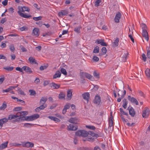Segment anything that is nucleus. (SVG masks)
Instances as JSON below:
<instances>
[{"label": "nucleus", "mask_w": 150, "mask_h": 150, "mask_svg": "<svg viewBox=\"0 0 150 150\" xmlns=\"http://www.w3.org/2000/svg\"><path fill=\"white\" fill-rule=\"evenodd\" d=\"M76 136H78L83 137H87L88 135H91L93 137L97 138L99 135L97 133H94L92 131L87 132L84 130H80L77 131L76 133Z\"/></svg>", "instance_id": "1"}, {"label": "nucleus", "mask_w": 150, "mask_h": 150, "mask_svg": "<svg viewBox=\"0 0 150 150\" xmlns=\"http://www.w3.org/2000/svg\"><path fill=\"white\" fill-rule=\"evenodd\" d=\"M18 11H17V13L21 17L25 18H28L31 16L30 15H28L22 13L24 12L23 7L21 6H18Z\"/></svg>", "instance_id": "2"}, {"label": "nucleus", "mask_w": 150, "mask_h": 150, "mask_svg": "<svg viewBox=\"0 0 150 150\" xmlns=\"http://www.w3.org/2000/svg\"><path fill=\"white\" fill-rule=\"evenodd\" d=\"M18 112L20 113V117L18 118H17L15 120V121L18 122L20 120L21 121L23 120L24 119V116L28 114V112L27 111H21L20 112Z\"/></svg>", "instance_id": "3"}, {"label": "nucleus", "mask_w": 150, "mask_h": 150, "mask_svg": "<svg viewBox=\"0 0 150 150\" xmlns=\"http://www.w3.org/2000/svg\"><path fill=\"white\" fill-rule=\"evenodd\" d=\"M150 114V110L149 108L146 107L143 111L142 116L143 118H147Z\"/></svg>", "instance_id": "4"}, {"label": "nucleus", "mask_w": 150, "mask_h": 150, "mask_svg": "<svg viewBox=\"0 0 150 150\" xmlns=\"http://www.w3.org/2000/svg\"><path fill=\"white\" fill-rule=\"evenodd\" d=\"M20 113L17 112L15 115H10L8 116V118H6L7 119V122L8 120H11L14 119L16 118L19 117H20Z\"/></svg>", "instance_id": "5"}, {"label": "nucleus", "mask_w": 150, "mask_h": 150, "mask_svg": "<svg viewBox=\"0 0 150 150\" xmlns=\"http://www.w3.org/2000/svg\"><path fill=\"white\" fill-rule=\"evenodd\" d=\"M127 99L131 103H134L136 105H139L138 101L134 98L131 97L130 96H129L127 97Z\"/></svg>", "instance_id": "6"}, {"label": "nucleus", "mask_w": 150, "mask_h": 150, "mask_svg": "<svg viewBox=\"0 0 150 150\" xmlns=\"http://www.w3.org/2000/svg\"><path fill=\"white\" fill-rule=\"evenodd\" d=\"M22 145L23 147H32L34 146V144L32 143L29 142H23L22 143Z\"/></svg>", "instance_id": "7"}, {"label": "nucleus", "mask_w": 150, "mask_h": 150, "mask_svg": "<svg viewBox=\"0 0 150 150\" xmlns=\"http://www.w3.org/2000/svg\"><path fill=\"white\" fill-rule=\"evenodd\" d=\"M127 110H129V114L132 117H134L135 114V112L134 109L132 107L130 108L128 107Z\"/></svg>", "instance_id": "8"}, {"label": "nucleus", "mask_w": 150, "mask_h": 150, "mask_svg": "<svg viewBox=\"0 0 150 150\" xmlns=\"http://www.w3.org/2000/svg\"><path fill=\"white\" fill-rule=\"evenodd\" d=\"M121 16V14L120 12H118L117 13L114 18V21L117 23H118L120 21V20Z\"/></svg>", "instance_id": "9"}, {"label": "nucleus", "mask_w": 150, "mask_h": 150, "mask_svg": "<svg viewBox=\"0 0 150 150\" xmlns=\"http://www.w3.org/2000/svg\"><path fill=\"white\" fill-rule=\"evenodd\" d=\"M77 129V127L76 125L73 124H70L67 127V130H68L75 131Z\"/></svg>", "instance_id": "10"}, {"label": "nucleus", "mask_w": 150, "mask_h": 150, "mask_svg": "<svg viewBox=\"0 0 150 150\" xmlns=\"http://www.w3.org/2000/svg\"><path fill=\"white\" fill-rule=\"evenodd\" d=\"M82 96L83 98L87 101V103H88L90 97L89 93L88 92L84 93L82 94Z\"/></svg>", "instance_id": "11"}, {"label": "nucleus", "mask_w": 150, "mask_h": 150, "mask_svg": "<svg viewBox=\"0 0 150 150\" xmlns=\"http://www.w3.org/2000/svg\"><path fill=\"white\" fill-rule=\"evenodd\" d=\"M7 122V119L6 117L0 119V129H1L3 126V125Z\"/></svg>", "instance_id": "12"}, {"label": "nucleus", "mask_w": 150, "mask_h": 150, "mask_svg": "<svg viewBox=\"0 0 150 150\" xmlns=\"http://www.w3.org/2000/svg\"><path fill=\"white\" fill-rule=\"evenodd\" d=\"M83 76L91 81H93L94 80V78L90 74L86 73H83Z\"/></svg>", "instance_id": "13"}, {"label": "nucleus", "mask_w": 150, "mask_h": 150, "mask_svg": "<svg viewBox=\"0 0 150 150\" xmlns=\"http://www.w3.org/2000/svg\"><path fill=\"white\" fill-rule=\"evenodd\" d=\"M142 36L145 38V40L148 41L149 40V36L147 30H142Z\"/></svg>", "instance_id": "14"}, {"label": "nucleus", "mask_w": 150, "mask_h": 150, "mask_svg": "<svg viewBox=\"0 0 150 150\" xmlns=\"http://www.w3.org/2000/svg\"><path fill=\"white\" fill-rule=\"evenodd\" d=\"M128 55V53L127 51H125L122 57V60L123 62H125L127 60Z\"/></svg>", "instance_id": "15"}, {"label": "nucleus", "mask_w": 150, "mask_h": 150, "mask_svg": "<svg viewBox=\"0 0 150 150\" xmlns=\"http://www.w3.org/2000/svg\"><path fill=\"white\" fill-rule=\"evenodd\" d=\"M22 68L25 72L29 74H30L32 72L31 68L28 66H24L22 67Z\"/></svg>", "instance_id": "16"}, {"label": "nucleus", "mask_w": 150, "mask_h": 150, "mask_svg": "<svg viewBox=\"0 0 150 150\" xmlns=\"http://www.w3.org/2000/svg\"><path fill=\"white\" fill-rule=\"evenodd\" d=\"M47 106V105L46 104H42L39 107H37L35 109V111L36 112H39L40 110H43L45 108H46Z\"/></svg>", "instance_id": "17"}, {"label": "nucleus", "mask_w": 150, "mask_h": 150, "mask_svg": "<svg viewBox=\"0 0 150 150\" xmlns=\"http://www.w3.org/2000/svg\"><path fill=\"white\" fill-rule=\"evenodd\" d=\"M50 86L54 89H58L60 87V85L54 83H51L49 84Z\"/></svg>", "instance_id": "18"}, {"label": "nucleus", "mask_w": 150, "mask_h": 150, "mask_svg": "<svg viewBox=\"0 0 150 150\" xmlns=\"http://www.w3.org/2000/svg\"><path fill=\"white\" fill-rule=\"evenodd\" d=\"M72 91L71 90H68L67 92V100H70L72 95Z\"/></svg>", "instance_id": "19"}, {"label": "nucleus", "mask_w": 150, "mask_h": 150, "mask_svg": "<svg viewBox=\"0 0 150 150\" xmlns=\"http://www.w3.org/2000/svg\"><path fill=\"white\" fill-rule=\"evenodd\" d=\"M100 96H95L94 100V103L97 105H99L100 102Z\"/></svg>", "instance_id": "20"}, {"label": "nucleus", "mask_w": 150, "mask_h": 150, "mask_svg": "<svg viewBox=\"0 0 150 150\" xmlns=\"http://www.w3.org/2000/svg\"><path fill=\"white\" fill-rule=\"evenodd\" d=\"M33 34L36 36H38L39 35V30L37 28H34L33 30Z\"/></svg>", "instance_id": "21"}, {"label": "nucleus", "mask_w": 150, "mask_h": 150, "mask_svg": "<svg viewBox=\"0 0 150 150\" xmlns=\"http://www.w3.org/2000/svg\"><path fill=\"white\" fill-rule=\"evenodd\" d=\"M8 142H6L0 145V149H3L7 147Z\"/></svg>", "instance_id": "22"}, {"label": "nucleus", "mask_w": 150, "mask_h": 150, "mask_svg": "<svg viewBox=\"0 0 150 150\" xmlns=\"http://www.w3.org/2000/svg\"><path fill=\"white\" fill-rule=\"evenodd\" d=\"M48 118L56 122H59L60 121L59 119L54 117L50 116L48 117Z\"/></svg>", "instance_id": "23"}, {"label": "nucleus", "mask_w": 150, "mask_h": 150, "mask_svg": "<svg viewBox=\"0 0 150 150\" xmlns=\"http://www.w3.org/2000/svg\"><path fill=\"white\" fill-rule=\"evenodd\" d=\"M61 73L59 71H56L55 74L53 76V78L56 79L57 78H59L61 76Z\"/></svg>", "instance_id": "24"}, {"label": "nucleus", "mask_w": 150, "mask_h": 150, "mask_svg": "<svg viewBox=\"0 0 150 150\" xmlns=\"http://www.w3.org/2000/svg\"><path fill=\"white\" fill-rule=\"evenodd\" d=\"M69 121L71 123L76 124L78 122V119L76 118H71L69 119Z\"/></svg>", "instance_id": "25"}, {"label": "nucleus", "mask_w": 150, "mask_h": 150, "mask_svg": "<svg viewBox=\"0 0 150 150\" xmlns=\"http://www.w3.org/2000/svg\"><path fill=\"white\" fill-rule=\"evenodd\" d=\"M7 106L6 103L5 102H4L2 105L0 107V111L4 110L6 108Z\"/></svg>", "instance_id": "26"}, {"label": "nucleus", "mask_w": 150, "mask_h": 150, "mask_svg": "<svg viewBox=\"0 0 150 150\" xmlns=\"http://www.w3.org/2000/svg\"><path fill=\"white\" fill-rule=\"evenodd\" d=\"M123 104L122 105L123 107L125 108V109H126L127 106V104L128 103V102L127 101V100L126 99H124L123 100Z\"/></svg>", "instance_id": "27"}, {"label": "nucleus", "mask_w": 150, "mask_h": 150, "mask_svg": "<svg viewBox=\"0 0 150 150\" xmlns=\"http://www.w3.org/2000/svg\"><path fill=\"white\" fill-rule=\"evenodd\" d=\"M47 98L46 97H42L40 100V104H45L44 103L47 101Z\"/></svg>", "instance_id": "28"}, {"label": "nucleus", "mask_w": 150, "mask_h": 150, "mask_svg": "<svg viewBox=\"0 0 150 150\" xmlns=\"http://www.w3.org/2000/svg\"><path fill=\"white\" fill-rule=\"evenodd\" d=\"M145 73L147 77L150 79V69L148 68L146 69Z\"/></svg>", "instance_id": "29"}, {"label": "nucleus", "mask_w": 150, "mask_h": 150, "mask_svg": "<svg viewBox=\"0 0 150 150\" xmlns=\"http://www.w3.org/2000/svg\"><path fill=\"white\" fill-rule=\"evenodd\" d=\"M32 121L34 120L39 117V115L38 114H34L31 116Z\"/></svg>", "instance_id": "30"}, {"label": "nucleus", "mask_w": 150, "mask_h": 150, "mask_svg": "<svg viewBox=\"0 0 150 150\" xmlns=\"http://www.w3.org/2000/svg\"><path fill=\"white\" fill-rule=\"evenodd\" d=\"M146 48L147 52V57L148 58L150 59V47L147 46Z\"/></svg>", "instance_id": "31"}, {"label": "nucleus", "mask_w": 150, "mask_h": 150, "mask_svg": "<svg viewBox=\"0 0 150 150\" xmlns=\"http://www.w3.org/2000/svg\"><path fill=\"white\" fill-rule=\"evenodd\" d=\"M119 39L118 38L116 39L113 44V46L114 47H117L118 45Z\"/></svg>", "instance_id": "32"}, {"label": "nucleus", "mask_w": 150, "mask_h": 150, "mask_svg": "<svg viewBox=\"0 0 150 150\" xmlns=\"http://www.w3.org/2000/svg\"><path fill=\"white\" fill-rule=\"evenodd\" d=\"M120 113L121 114V116L122 115H124L127 116L128 115V113L127 112H125L122 108H120Z\"/></svg>", "instance_id": "33"}, {"label": "nucleus", "mask_w": 150, "mask_h": 150, "mask_svg": "<svg viewBox=\"0 0 150 150\" xmlns=\"http://www.w3.org/2000/svg\"><path fill=\"white\" fill-rule=\"evenodd\" d=\"M109 127H111L113 126V122L112 120V118L110 117L109 120Z\"/></svg>", "instance_id": "34"}, {"label": "nucleus", "mask_w": 150, "mask_h": 150, "mask_svg": "<svg viewBox=\"0 0 150 150\" xmlns=\"http://www.w3.org/2000/svg\"><path fill=\"white\" fill-rule=\"evenodd\" d=\"M86 127L90 129L94 130L96 129V127L93 126L91 125H86Z\"/></svg>", "instance_id": "35"}, {"label": "nucleus", "mask_w": 150, "mask_h": 150, "mask_svg": "<svg viewBox=\"0 0 150 150\" xmlns=\"http://www.w3.org/2000/svg\"><path fill=\"white\" fill-rule=\"evenodd\" d=\"M99 52V47L97 46L95 47L93 51V52L95 53H97Z\"/></svg>", "instance_id": "36"}, {"label": "nucleus", "mask_w": 150, "mask_h": 150, "mask_svg": "<svg viewBox=\"0 0 150 150\" xmlns=\"http://www.w3.org/2000/svg\"><path fill=\"white\" fill-rule=\"evenodd\" d=\"M141 26L142 30H147V29L146 25L144 23H142L141 24Z\"/></svg>", "instance_id": "37"}, {"label": "nucleus", "mask_w": 150, "mask_h": 150, "mask_svg": "<svg viewBox=\"0 0 150 150\" xmlns=\"http://www.w3.org/2000/svg\"><path fill=\"white\" fill-rule=\"evenodd\" d=\"M13 69V67H7L4 68V69L8 71H11Z\"/></svg>", "instance_id": "38"}, {"label": "nucleus", "mask_w": 150, "mask_h": 150, "mask_svg": "<svg viewBox=\"0 0 150 150\" xmlns=\"http://www.w3.org/2000/svg\"><path fill=\"white\" fill-rule=\"evenodd\" d=\"M24 120H26L27 121H31L32 119L31 116H26L24 117Z\"/></svg>", "instance_id": "39"}, {"label": "nucleus", "mask_w": 150, "mask_h": 150, "mask_svg": "<svg viewBox=\"0 0 150 150\" xmlns=\"http://www.w3.org/2000/svg\"><path fill=\"white\" fill-rule=\"evenodd\" d=\"M86 138V140L93 142L94 140V139L91 136H88Z\"/></svg>", "instance_id": "40"}, {"label": "nucleus", "mask_w": 150, "mask_h": 150, "mask_svg": "<svg viewBox=\"0 0 150 150\" xmlns=\"http://www.w3.org/2000/svg\"><path fill=\"white\" fill-rule=\"evenodd\" d=\"M28 60L31 63H34V62L35 63V59L34 58L32 57H30L29 58Z\"/></svg>", "instance_id": "41"}, {"label": "nucleus", "mask_w": 150, "mask_h": 150, "mask_svg": "<svg viewBox=\"0 0 150 150\" xmlns=\"http://www.w3.org/2000/svg\"><path fill=\"white\" fill-rule=\"evenodd\" d=\"M65 96V94L62 93H60L59 95V98L60 99H63L64 98Z\"/></svg>", "instance_id": "42"}, {"label": "nucleus", "mask_w": 150, "mask_h": 150, "mask_svg": "<svg viewBox=\"0 0 150 150\" xmlns=\"http://www.w3.org/2000/svg\"><path fill=\"white\" fill-rule=\"evenodd\" d=\"M61 73L65 75H66L67 74V72L66 69L63 68H62L61 69Z\"/></svg>", "instance_id": "43"}, {"label": "nucleus", "mask_w": 150, "mask_h": 150, "mask_svg": "<svg viewBox=\"0 0 150 150\" xmlns=\"http://www.w3.org/2000/svg\"><path fill=\"white\" fill-rule=\"evenodd\" d=\"M81 28V27L80 26L76 27L75 28L74 31L77 33H80Z\"/></svg>", "instance_id": "44"}, {"label": "nucleus", "mask_w": 150, "mask_h": 150, "mask_svg": "<svg viewBox=\"0 0 150 150\" xmlns=\"http://www.w3.org/2000/svg\"><path fill=\"white\" fill-rule=\"evenodd\" d=\"M101 0H97L95 2V5L96 6H99V4L101 2Z\"/></svg>", "instance_id": "45"}, {"label": "nucleus", "mask_w": 150, "mask_h": 150, "mask_svg": "<svg viewBox=\"0 0 150 150\" xmlns=\"http://www.w3.org/2000/svg\"><path fill=\"white\" fill-rule=\"evenodd\" d=\"M9 47L11 50L12 52H13V51L15 50V48L14 45L13 44L10 45L9 46Z\"/></svg>", "instance_id": "46"}, {"label": "nucleus", "mask_w": 150, "mask_h": 150, "mask_svg": "<svg viewBox=\"0 0 150 150\" xmlns=\"http://www.w3.org/2000/svg\"><path fill=\"white\" fill-rule=\"evenodd\" d=\"M22 109V107H17L15 108L13 110L14 111H18L21 110Z\"/></svg>", "instance_id": "47"}, {"label": "nucleus", "mask_w": 150, "mask_h": 150, "mask_svg": "<svg viewBox=\"0 0 150 150\" xmlns=\"http://www.w3.org/2000/svg\"><path fill=\"white\" fill-rule=\"evenodd\" d=\"M42 17L39 16L38 17H34L33 18V19L35 21H38L42 19Z\"/></svg>", "instance_id": "48"}, {"label": "nucleus", "mask_w": 150, "mask_h": 150, "mask_svg": "<svg viewBox=\"0 0 150 150\" xmlns=\"http://www.w3.org/2000/svg\"><path fill=\"white\" fill-rule=\"evenodd\" d=\"M101 50L103 54H104L106 53L107 51L106 48L105 47H103L102 48Z\"/></svg>", "instance_id": "49"}, {"label": "nucleus", "mask_w": 150, "mask_h": 150, "mask_svg": "<svg viewBox=\"0 0 150 150\" xmlns=\"http://www.w3.org/2000/svg\"><path fill=\"white\" fill-rule=\"evenodd\" d=\"M23 10H24V12L25 11H26L28 12H29L30 11L29 8H28V7H26V6H23Z\"/></svg>", "instance_id": "50"}, {"label": "nucleus", "mask_w": 150, "mask_h": 150, "mask_svg": "<svg viewBox=\"0 0 150 150\" xmlns=\"http://www.w3.org/2000/svg\"><path fill=\"white\" fill-rule=\"evenodd\" d=\"M142 57L143 60L144 61V62L146 61V57L144 54L143 53L142 54Z\"/></svg>", "instance_id": "51"}, {"label": "nucleus", "mask_w": 150, "mask_h": 150, "mask_svg": "<svg viewBox=\"0 0 150 150\" xmlns=\"http://www.w3.org/2000/svg\"><path fill=\"white\" fill-rule=\"evenodd\" d=\"M29 92L30 93V95L32 96L36 94L35 92L33 90H30Z\"/></svg>", "instance_id": "52"}, {"label": "nucleus", "mask_w": 150, "mask_h": 150, "mask_svg": "<svg viewBox=\"0 0 150 150\" xmlns=\"http://www.w3.org/2000/svg\"><path fill=\"white\" fill-rule=\"evenodd\" d=\"M16 71H19L21 72H23V69L22 67V68H21L20 67H17L16 68Z\"/></svg>", "instance_id": "53"}, {"label": "nucleus", "mask_w": 150, "mask_h": 150, "mask_svg": "<svg viewBox=\"0 0 150 150\" xmlns=\"http://www.w3.org/2000/svg\"><path fill=\"white\" fill-rule=\"evenodd\" d=\"M93 75L94 76L97 78H99V74H98L96 72V71H94L93 73Z\"/></svg>", "instance_id": "54"}, {"label": "nucleus", "mask_w": 150, "mask_h": 150, "mask_svg": "<svg viewBox=\"0 0 150 150\" xmlns=\"http://www.w3.org/2000/svg\"><path fill=\"white\" fill-rule=\"evenodd\" d=\"M18 93L21 95L24 96L25 95V94L24 91L21 89H19L18 90Z\"/></svg>", "instance_id": "55"}, {"label": "nucleus", "mask_w": 150, "mask_h": 150, "mask_svg": "<svg viewBox=\"0 0 150 150\" xmlns=\"http://www.w3.org/2000/svg\"><path fill=\"white\" fill-rule=\"evenodd\" d=\"M124 98L123 95H121L120 97H119V98L117 99V101L118 102H120L121 101L122 99L123 98Z\"/></svg>", "instance_id": "56"}, {"label": "nucleus", "mask_w": 150, "mask_h": 150, "mask_svg": "<svg viewBox=\"0 0 150 150\" xmlns=\"http://www.w3.org/2000/svg\"><path fill=\"white\" fill-rule=\"evenodd\" d=\"M93 59L95 61L98 62L99 61V59L98 57L96 56H94L93 57Z\"/></svg>", "instance_id": "57"}, {"label": "nucleus", "mask_w": 150, "mask_h": 150, "mask_svg": "<svg viewBox=\"0 0 150 150\" xmlns=\"http://www.w3.org/2000/svg\"><path fill=\"white\" fill-rule=\"evenodd\" d=\"M70 107V104L69 103L67 104L64 107V109H65L66 110H67L69 109Z\"/></svg>", "instance_id": "58"}, {"label": "nucleus", "mask_w": 150, "mask_h": 150, "mask_svg": "<svg viewBox=\"0 0 150 150\" xmlns=\"http://www.w3.org/2000/svg\"><path fill=\"white\" fill-rule=\"evenodd\" d=\"M47 66H41L40 68V70H43L47 68Z\"/></svg>", "instance_id": "59"}, {"label": "nucleus", "mask_w": 150, "mask_h": 150, "mask_svg": "<svg viewBox=\"0 0 150 150\" xmlns=\"http://www.w3.org/2000/svg\"><path fill=\"white\" fill-rule=\"evenodd\" d=\"M49 83V81H45L43 82V85L44 86H46Z\"/></svg>", "instance_id": "60"}, {"label": "nucleus", "mask_w": 150, "mask_h": 150, "mask_svg": "<svg viewBox=\"0 0 150 150\" xmlns=\"http://www.w3.org/2000/svg\"><path fill=\"white\" fill-rule=\"evenodd\" d=\"M2 4L4 6H6L8 4V0H4L2 1Z\"/></svg>", "instance_id": "61"}, {"label": "nucleus", "mask_w": 150, "mask_h": 150, "mask_svg": "<svg viewBox=\"0 0 150 150\" xmlns=\"http://www.w3.org/2000/svg\"><path fill=\"white\" fill-rule=\"evenodd\" d=\"M6 46V44L5 43H4L3 42H2L1 44V45L0 47L2 48H5Z\"/></svg>", "instance_id": "62"}, {"label": "nucleus", "mask_w": 150, "mask_h": 150, "mask_svg": "<svg viewBox=\"0 0 150 150\" xmlns=\"http://www.w3.org/2000/svg\"><path fill=\"white\" fill-rule=\"evenodd\" d=\"M14 9L12 7H11L8 9L9 12L11 13H13L14 12Z\"/></svg>", "instance_id": "63"}, {"label": "nucleus", "mask_w": 150, "mask_h": 150, "mask_svg": "<svg viewBox=\"0 0 150 150\" xmlns=\"http://www.w3.org/2000/svg\"><path fill=\"white\" fill-rule=\"evenodd\" d=\"M81 150H91V149L88 147H82L81 148Z\"/></svg>", "instance_id": "64"}]
</instances>
